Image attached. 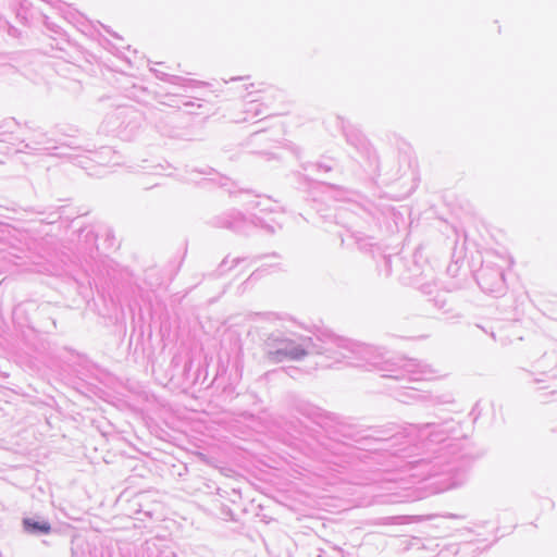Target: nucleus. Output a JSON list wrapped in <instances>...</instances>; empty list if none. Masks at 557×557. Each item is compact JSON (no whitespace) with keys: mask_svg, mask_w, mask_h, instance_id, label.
Returning a JSON list of instances; mask_svg holds the SVG:
<instances>
[{"mask_svg":"<svg viewBox=\"0 0 557 557\" xmlns=\"http://www.w3.org/2000/svg\"><path fill=\"white\" fill-rule=\"evenodd\" d=\"M286 357H289L292 359H298L306 355V351L302 349H293V350H286L284 352Z\"/></svg>","mask_w":557,"mask_h":557,"instance_id":"nucleus-2","label":"nucleus"},{"mask_svg":"<svg viewBox=\"0 0 557 557\" xmlns=\"http://www.w3.org/2000/svg\"><path fill=\"white\" fill-rule=\"evenodd\" d=\"M23 525H24L25 531H27L28 533H33V534H36V533L48 534L51 531V525L48 522H46V521L39 522V521H35L30 518L24 519Z\"/></svg>","mask_w":557,"mask_h":557,"instance_id":"nucleus-1","label":"nucleus"}]
</instances>
